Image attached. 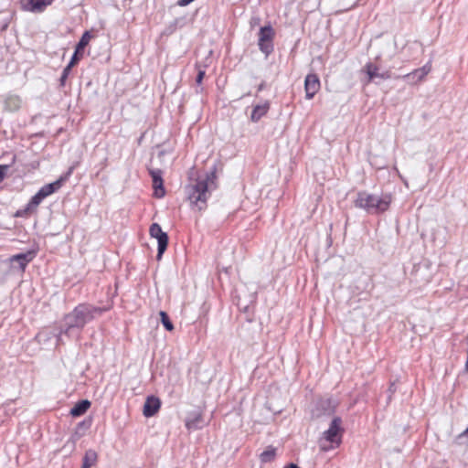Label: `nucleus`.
Here are the masks:
<instances>
[{
  "label": "nucleus",
  "mask_w": 468,
  "mask_h": 468,
  "mask_svg": "<svg viewBox=\"0 0 468 468\" xmlns=\"http://www.w3.org/2000/svg\"><path fill=\"white\" fill-rule=\"evenodd\" d=\"M108 310L109 308L94 306L88 303H79L70 313L65 314L58 340L61 335H69L75 331L80 333L87 324Z\"/></svg>",
  "instance_id": "f257e3e1"
},
{
  "label": "nucleus",
  "mask_w": 468,
  "mask_h": 468,
  "mask_svg": "<svg viewBox=\"0 0 468 468\" xmlns=\"http://www.w3.org/2000/svg\"><path fill=\"white\" fill-rule=\"evenodd\" d=\"M217 167L214 165L210 171L203 176H198L194 183L185 187L187 200L191 205L197 207L198 210L207 207V201L210 197L212 190L218 187L217 184Z\"/></svg>",
  "instance_id": "f03ea898"
},
{
  "label": "nucleus",
  "mask_w": 468,
  "mask_h": 468,
  "mask_svg": "<svg viewBox=\"0 0 468 468\" xmlns=\"http://www.w3.org/2000/svg\"><path fill=\"white\" fill-rule=\"evenodd\" d=\"M391 202L392 197L390 194H383L378 197L366 191H359L354 205L356 207L365 210L367 214L378 215L388 211Z\"/></svg>",
  "instance_id": "7ed1b4c3"
},
{
  "label": "nucleus",
  "mask_w": 468,
  "mask_h": 468,
  "mask_svg": "<svg viewBox=\"0 0 468 468\" xmlns=\"http://www.w3.org/2000/svg\"><path fill=\"white\" fill-rule=\"evenodd\" d=\"M345 432L342 427V419L340 417H334L329 428L323 432L320 440V446L323 451H328L330 448L334 449L338 447L342 442V436Z\"/></svg>",
  "instance_id": "20e7f679"
},
{
  "label": "nucleus",
  "mask_w": 468,
  "mask_h": 468,
  "mask_svg": "<svg viewBox=\"0 0 468 468\" xmlns=\"http://www.w3.org/2000/svg\"><path fill=\"white\" fill-rule=\"evenodd\" d=\"M74 171V166H70L67 172L62 174L57 180L52 183L44 185L32 197L31 204L39 206V204L48 196L58 192L63 185L69 179Z\"/></svg>",
  "instance_id": "39448f33"
},
{
  "label": "nucleus",
  "mask_w": 468,
  "mask_h": 468,
  "mask_svg": "<svg viewBox=\"0 0 468 468\" xmlns=\"http://www.w3.org/2000/svg\"><path fill=\"white\" fill-rule=\"evenodd\" d=\"M275 37V31L272 27L269 24L261 27L259 32L258 47L259 49L268 57L274 50L273 38Z\"/></svg>",
  "instance_id": "423d86ee"
},
{
  "label": "nucleus",
  "mask_w": 468,
  "mask_h": 468,
  "mask_svg": "<svg viewBox=\"0 0 468 468\" xmlns=\"http://www.w3.org/2000/svg\"><path fill=\"white\" fill-rule=\"evenodd\" d=\"M149 233L152 238L157 239V261H160L163 257V254L167 249L169 237L166 232L162 230L161 226L158 223H153L150 226Z\"/></svg>",
  "instance_id": "0eeeda50"
},
{
  "label": "nucleus",
  "mask_w": 468,
  "mask_h": 468,
  "mask_svg": "<svg viewBox=\"0 0 468 468\" xmlns=\"http://www.w3.org/2000/svg\"><path fill=\"white\" fill-rule=\"evenodd\" d=\"M37 249L28 250L26 252L15 254L10 257L9 261L14 269H17L20 272H25L27 266L30 263L37 254Z\"/></svg>",
  "instance_id": "6e6552de"
},
{
  "label": "nucleus",
  "mask_w": 468,
  "mask_h": 468,
  "mask_svg": "<svg viewBox=\"0 0 468 468\" xmlns=\"http://www.w3.org/2000/svg\"><path fill=\"white\" fill-rule=\"evenodd\" d=\"M149 175L152 177L154 197L161 198L165 195L163 180V171L159 168H148Z\"/></svg>",
  "instance_id": "1a4fd4ad"
},
{
  "label": "nucleus",
  "mask_w": 468,
  "mask_h": 468,
  "mask_svg": "<svg viewBox=\"0 0 468 468\" xmlns=\"http://www.w3.org/2000/svg\"><path fill=\"white\" fill-rule=\"evenodd\" d=\"M92 36L90 33V31H85L79 42L77 43L75 47V50L71 56V58L69 62H71V65H77L81 58L83 57V52L85 48L88 46L90 40L91 39Z\"/></svg>",
  "instance_id": "9d476101"
},
{
  "label": "nucleus",
  "mask_w": 468,
  "mask_h": 468,
  "mask_svg": "<svg viewBox=\"0 0 468 468\" xmlns=\"http://www.w3.org/2000/svg\"><path fill=\"white\" fill-rule=\"evenodd\" d=\"M53 0H20L21 9L32 13H41Z\"/></svg>",
  "instance_id": "9b49d317"
},
{
  "label": "nucleus",
  "mask_w": 468,
  "mask_h": 468,
  "mask_svg": "<svg viewBox=\"0 0 468 468\" xmlns=\"http://www.w3.org/2000/svg\"><path fill=\"white\" fill-rule=\"evenodd\" d=\"M305 98L311 100L320 90V80L314 73H310L304 80Z\"/></svg>",
  "instance_id": "f8f14e48"
},
{
  "label": "nucleus",
  "mask_w": 468,
  "mask_h": 468,
  "mask_svg": "<svg viewBox=\"0 0 468 468\" xmlns=\"http://www.w3.org/2000/svg\"><path fill=\"white\" fill-rule=\"evenodd\" d=\"M161 408V400L155 396H148L144 405L143 413L145 417L154 416Z\"/></svg>",
  "instance_id": "ddd939ff"
},
{
  "label": "nucleus",
  "mask_w": 468,
  "mask_h": 468,
  "mask_svg": "<svg viewBox=\"0 0 468 468\" xmlns=\"http://www.w3.org/2000/svg\"><path fill=\"white\" fill-rule=\"evenodd\" d=\"M203 417L198 411L189 413L186 419V427L188 430H197L202 427Z\"/></svg>",
  "instance_id": "4468645a"
},
{
  "label": "nucleus",
  "mask_w": 468,
  "mask_h": 468,
  "mask_svg": "<svg viewBox=\"0 0 468 468\" xmlns=\"http://www.w3.org/2000/svg\"><path fill=\"white\" fill-rule=\"evenodd\" d=\"M270 102L266 101L262 104H257L253 107L250 121L252 122H258L263 116H265L270 110Z\"/></svg>",
  "instance_id": "2eb2a0df"
},
{
  "label": "nucleus",
  "mask_w": 468,
  "mask_h": 468,
  "mask_svg": "<svg viewBox=\"0 0 468 468\" xmlns=\"http://www.w3.org/2000/svg\"><path fill=\"white\" fill-rule=\"evenodd\" d=\"M317 410L324 415L330 416L335 413V404L331 399H323L317 402Z\"/></svg>",
  "instance_id": "dca6fc26"
},
{
  "label": "nucleus",
  "mask_w": 468,
  "mask_h": 468,
  "mask_svg": "<svg viewBox=\"0 0 468 468\" xmlns=\"http://www.w3.org/2000/svg\"><path fill=\"white\" fill-rule=\"evenodd\" d=\"M91 403L88 399H81L78 401L71 409L70 415L72 417H80L83 415L90 407Z\"/></svg>",
  "instance_id": "f3484780"
},
{
  "label": "nucleus",
  "mask_w": 468,
  "mask_h": 468,
  "mask_svg": "<svg viewBox=\"0 0 468 468\" xmlns=\"http://www.w3.org/2000/svg\"><path fill=\"white\" fill-rule=\"evenodd\" d=\"M5 109L9 112L17 111L21 105V99L18 95L8 94L4 101Z\"/></svg>",
  "instance_id": "a211bd4d"
},
{
  "label": "nucleus",
  "mask_w": 468,
  "mask_h": 468,
  "mask_svg": "<svg viewBox=\"0 0 468 468\" xmlns=\"http://www.w3.org/2000/svg\"><path fill=\"white\" fill-rule=\"evenodd\" d=\"M98 462V453L93 449H89L85 452L82 458L81 468H91Z\"/></svg>",
  "instance_id": "6ab92c4d"
},
{
  "label": "nucleus",
  "mask_w": 468,
  "mask_h": 468,
  "mask_svg": "<svg viewBox=\"0 0 468 468\" xmlns=\"http://www.w3.org/2000/svg\"><path fill=\"white\" fill-rule=\"evenodd\" d=\"M91 424H92V418L91 417L85 418L83 420H81L80 422H79L77 424L76 430H75V435L78 438L82 437L86 433V431L91 427Z\"/></svg>",
  "instance_id": "aec40b11"
},
{
  "label": "nucleus",
  "mask_w": 468,
  "mask_h": 468,
  "mask_svg": "<svg viewBox=\"0 0 468 468\" xmlns=\"http://www.w3.org/2000/svg\"><path fill=\"white\" fill-rule=\"evenodd\" d=\"M363 70L367 73L368 80L367 82H372L375 79L379 78L378 67L372 62H367Z\"/></svg>",
  "instance_id": "412c9836"
},
{
  "label": "nucleus",
  "mask_w": 468,
  "mask_h": 468,
  "mask_svg": "<svg viewBox=\"0 0 468 468\" xmlns=\"http://www.w3.org/2000/svg\"><path fill=\"white\" fill-rule=\"evenodd\" d=\"M276 456V449L272 446H268L260 455L261 463H267L274 460Z\"/></svg>",
  "instance_id": "4be33fe9"
},
{
  "label": "nucleus",
  "mask_w": 468,
  "mask_h": 468,
  "mask_svg": "<svg viewBox=\"0 0 468 468\" xmlns=\"http://www.w3.org/2000/svg\"><path fill=\"white\" fill-rule=\"evenodd\" d=\"M37 207H38V206H33V205L31 204V199H30V200H29V202L27 204V206H26L23 209H18V210L16 212L15 216H16V217H20V218H22V217H27V216H28L29 214H31V213L35 212V211L37 210Z\"/></svg>",
  "instance_id": "5701e85b"
},
{
  "label": "nucleus",
  "mask_w": 468,
  "mask_h": 468,
  "mask_svg": "<svg viewBox=\"0 0 468 468\" xmlns=\"http://www.w3.org/2000/svg\"><path fill=\"white\" fill-rule=\"evenodd\" d=\"M161 323L163 326L165 328V330L171 332L174 330V324L172 321L170 320L169 315L165 311H160L159 313Z\"/></svg>",
  "instance_id": "b1692460"
},
{
  "label": "nucleus",
  "mask_w": 468,
  "mask_h": 468,
  "mask_svg": "<svg viewBox=\"0 0 468 468\" xmlns=\"http://www.w3.org/2000/svg\"><path fill=\"white\" fill-rule=\"evenodd\" d=\"M75 65H71V62H69L68 65L63 69L62 70V74L59 78V87H64L65 84H66V80L71 71V69L74 67Z\"/></svg>",
  "instance_id": "393cba45"
},
{
  "label": "nucleus",
  "mask_w": 468,
  "mask_h": 468,
  "mask_svg": "<svg viewBox=\"0 0 468 468\" xmlns=\"http://www.w3.org/2000/svg\"><path fill=\"white\" fill-rule=\"evenodd\" d=\"M11 21V16L8 14L0 13V31L7 29Z\"/></svg>",
  "instance_id": "a878e982"
},
{
  "label": "nucleus",
  "mask_w": 468,
  "mask_h": 468,
  "mask_svg": "<svg viewBox=\"0 0 468 468\" xmlns=\"http://www.w3.org/2000/svg\"><path fill=\"white\" fill-rule=\"evenodd\" d=\"M468 441V427L460 434H458L455 438L453 442L457 445H463Z\"/></svg>",
  "instance_id": "bb28decb"
},
{
  "label": "nucleus",
  "mask_w": 468,
  "mask_h": 468,
  "mask_svg": "<svg viewBox=\"0 0 468 468\" xmlns=\"http://www.w3.org/2000/svg\"><path fill=\"white\" fill-rule=\"evenodd\" d=\"M420 73H415V69L408 74L403 76V79L407 80L409 83H417L421 81L422 80H419Z\"/></svg>",
  "instance_id": "cd10ccee"
},
{
  "label": "nucleus",
  "mask_w": 468,
  "mask_h": 468,
  "mask_svg": "<svg viewBox=\"0 0 468 468\" xmlns=\"http://www.w3.org/2000/svg\"><path fill=\"white\" fill-rule=\"evenodd\" d=\"M430 71L431 66L429 64H426L423 67L415 69V73H420L419 80H423Z\"/></svg>",
  "instance_id": "c85d7f7f"
},
{
  "label": "nucleus",
  "mask_w": 468,
  "mask_h": 468,
  "mask_svg": "<svg viewBox=\"0 0 468 468\" xmlns=\"http://www.w3.org/2000/svg\"><path fill=\"white\" fill-rule=\"evenodd\" d=\"M196 68L197 69V74L196 77V83H197V85H201L203 79L206 75V71H205V69H201V67L198 64H196Z\"/></svg>",
  "instance_id": "c756f323"
},
{
  "label": "nucleus",
  "mask_w": 468,
  "mask_h": 468,
  "mask_svg": "<svg viewBox=\"0 0 468 468\" xmlns=\"http://www.w3.org/2000/svg\"><path fill=\"white\" fill-rule=\"evenodd\" d=\"M50 338L49 333L48 332H40L36 335V340L38 343H42L44 341H47Z\"/></svg>",
  "instance_id": "7c9ffc66"
},
{
  "label": "nucleus",
  "mask_w": 468,
  "mask_h": 468,
  "mask_svg": "<svg viewBox=\"0 0 468 468\" xmlns=\"http://www.w3.org/2000/svg\"><path fill=\"white\" fill-rule=\"evenodd\" d=\"M9 170V165H0V183L6 176L7 171Z\"/></svg>",
  "instance_id": "2f4dec72"
},
{
  "label": "nucleus",
  "mask_w": 468,
  "mask_h": 468,
  "mask_svg": "<svg viewBox=\"0 0 468 468\" xmlns=\"http://www.w3.org/2000/svg\"><path fill=\"white\" fill-rule=\"evenodd\" d=\"M388 396V401L389 402L391 400V398L393 394L396 392V385L395 383H391L387 390Z\"/></svg>",
  "instance_id": "473e14b6"
},
{
  "label": "nucleus",
  "mask_w": 468,
  "mask_h": 468,
  "mask_svg": "<svg viewBox=\"0 0 468 468\" xmlns=\"http://www.w3.org/2000/svg\"><path fill=\"white\" fill-rule=\"evenodd\" d=\"M391 78H394L393 75H392V72L390 70H386V71H383L379 74V79H382V80H388V79H391ZM396 79H398L399 77H395Z\"/></svg>",
  "instance_id": "72a5a7b5"
},
{
  "label": "nucleus",
  "mask_w": 468,
  "mask_h": 468,
  "mask_svg": "<svg viewBox=\"0 0 468 468\" xmlns=\"http://www.w3.org/2000/svg\"><path fill=\"white\" fill-rule=\"evenodd\" d=\"M260 22H261V18L259 16H254V17H251L250 25H251V27H254L256 25H259Z\"/></svg>",
  "instance_id": "f704fd0d"
},
{
  "label": "nucleus",
  "mask_w": 468,
  "mask_h": 468,
  "mask_svg": "<svg viewBox=\"0 0 468 468\" xmlns=\"http://www.w3.org/2000/svg\"><path fill=\"white\" fill-rule=\"evenodd\" d=\"M194 0H178L177 5L180 6H186L192 3Z\"/></svg>",
  "instance_id": "c9c22d12"
},
{
  "label": "nucleus",
  "mask_w": 468,
  "mask_h": 468,
  "mask_svg": "<svg viewBox=\"0 0 468 468\" xmlns=\"http://www.w3.org/2000/svg\"><path fill=\"white\" fill-rule=\"evenodd\" d=\"M265 88V82L262 81L259 86H258V91H261L263 89Z\"/></svg>",
  "instance_id": "e433bc0d"
},
{
  "label": "nucleus",
  "mask_w": 468,
  "mask_h": 468,
  "mask_svg": "<svg viewBox=\"0 0 468 468\" xmlns=\"http://www.w3.org/2000/svg\"><path fill=\"white\" fill-rule=\"evenodd\" d=\"M465 371L468 373V353H467V359L465 362Z\"/></svg>",
  "instance_id": "4c0bfd02"
},
{
  "label": "nucleus",
  "mask_w": 468,
  "mask_h": 468,
  "mask_svg": "<svg viewBox=\"0 0 468 468\" xmlns=\"http://www.w3.org/2000/svg\"><path fill=\"white\" fill-rule=\"evenodd\" d=\"M243 331H244V325L241 326V329H240V335L243 334Z\"/></svg>",
  "instance_id": "58836bf2"
}]
</instances>
